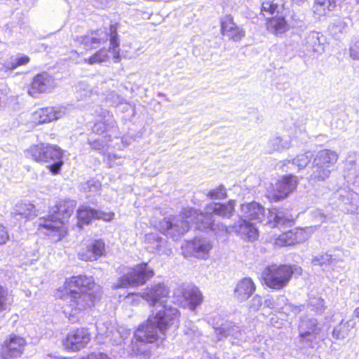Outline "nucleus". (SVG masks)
Wrapping results in <instances>:
<instances>
[{
	"label": "nucleus",
	"instance_id": "nucleus-1",
	"mask_svg": "<svg viewBox=\"0 0 359 359\" xmlns=\"http://www.w3.org/2000/svg\"><path fill=\"white\" fill-rule=\"evenodd\" d=\"M235 205L236 201L230 200L224 203H209L205 205L203 212L193 208H186L180 215L165 217L160 221L158 229L161 233L173 240H177L188 231L191 222H194L196 228L199 230L229 232V226L217 221L216 218H231L235 212Z\"/></svg>",
	"mask_w": 359,
	"mask_h": 359
},
{
	"label": "nucleus",
	"instance_id": "nucleus-2",
	"mask_svg": "<svg viewBox=\"0 0 359 359\" xmlns=\"http://www.w3.org/2000/svg\"><path fill=\"white\" fill-rule=\"evenodd\" d=\"M177 311L168 309L161 310L156 316L149 317L147 322L142 324L135 332V340L132 341V351L138 355L149 358V351L147 344L154 342L157 338V331L164 336L168 327L175 323Z\"/></svg>",
	"mask_w": 359,
	"mask_h": 359
},
{
	"label": "nucleus",
	"instance_id": "nucleus-3",
	"mask_svg": "<svg viewBox=\"0 0 359 359\" xmlns=\"http://www.w3.org/2000/svg\"><path fill=\"white\" fill-rule=\"evenodd\" d=\"M76 206L75 200L59 201L52 208L47 217H40L36 220L39 230L55 242L60 241L67 231L65 222L70 217Z\"/></svg>",
	"mask_w": 359,
	"mask_h": 359
},
{
	"label": "nucleus",
	"instance_id": "nucleus-4",
	"mask_svg": "<svg viewBox=\"0 0 359 359\" xmlns=\"http://www.w3.org/2000/svg\"><path fill=\"white\" fill-rule=\"evenodd\" d=\"M339 158L338 154L333 150L324 149L316 154L312 163L311 182H318L327 180Z\"/></svg>",
	"mask_w": 359,
	"mask_h": 359
},
{
	"label": "nucleus",
	"instance_id": "nucleus-5",
	"mask_svg": "<svg viewBox=\"0 0 359 359\" xmlns=\"http://www.w3.org/2000/svg\"><path fill=\"white\" fill-rule=\"evenodd\" d=\"M123 276L114 285L113 288L128 287L144 284L154 276V271L147 263L137 265L134 268H123Z\"/></svg>",
	"mask_w": 359,
	"mask_h": 359
},
{
	"label": "nucleus",
	"instance_id": "nucleus-6",
	"mask_svg": "<svg viewBox=\"0 0 359 359\" xmlns=\"http://www.w3.org/2000/svg\"><path fill=\"white\" fill-rule=\"evenodd\" d=\"M292 274L290 265L271 264L264 269L262 278L269 287L278 290L287 286Z\"/></svg>",
	"mask_w": 359,
	"mask_h": 359
},
{
	"label": "nucleus",
	"instance_id": "nucleus-7",
	"mask_svg": "<svg viewBox=\"0 0 359 359\" xmlns=\"http://www.w3.org/2000/svg\"><path fill=\"white\" fill-rule=\"evenodd\" d=\"M299 343L302 348H314L320 339L322 326L318 320L308 316L301 318L299 324Z\"/></svg>",
	"mask_w": 359,
	"mask_h": 359
},
{
	"label": "nucleus",
	"instance_id": "nucleus-8",
	"mask_svg": "<svg viewBox=\"0 0 359 359\" xmlns=\"http://www.w3.org/2000/svg\"><path fill=\"white\" fill-rule=\"evenodd\" d=\"M169 289L163 283H158L152 285L150 288H147L145 292L142 294V297L145 299L150 305H156L158 304L155 309L152 311V314L149 317L156 316V313L161 310L168 311V309H175L177 311L178 310L176 308L167 307L164 303V299L168 296ZM177 316H179V312H177ZM178 317L175 320V323L177 321Z\"/></svg>",
	"mask_w": 359,
	"mask_h": 359
},
{
	"label": "nucleus",
	"instance_id": "nucleus-9",
	"mask_svg": "<svg viewBox=\"0 0 359 359\" xmlns=\"http://www.w3.org/2000/svg\"><path fill=\"white\" fill-rule=\"evenodd\" d=\"M65 299L72 308L69 315L74 316L79 311L91 308L94 305L95 296L92 292L72 290L65 296Z\"/></svg>",
	"mask_w": 359,
	"mask_h": 359
},
{
	"label": "nucleus",
	"instance_id": "nucleus-10",
	"mask_svg": "<svg viewBox=\"0 0 359 359\" xmlns=\"http://www.w3.org/2000/svg\"><path fill=\"white\" fill-rule=\"evenodd\" d=\"M109 41L111 47L109 48V50L106 49H100V50L97 51L95 54H93L88 60L85 59V62H88L90 65H94L97 63H102L106 62L109 58L108 54L109 52L112 53L113 57L116 60H118L119 57V43L118 41L117 27L116 25H111L110 26Z\"/></svg>",
	"mask_w": 359,
	"mask_h": 359
},
{
	"label": "nucleus",
	"instance_id": "nucleus-11",
	"mask_svg": "<svg viewBox=\"0 0 359 359\" xmlns=\"http://www.w3.org/2000/svg\"><path fill=\"white\" fill-rule=\"evenodd\" d=\"M26 345L25 339L16 334H11L1 345L0 359H17L21 356Z\"/></svg>",
	"mask_w": 359,
	"mask_h": 359
},
{
	"label": "nucleus",
	"instance_id": "nucleus-12",
	"mask_svg": "<svg viewBox=\"0 0 359 359\" xmlns=\"http://www.w3.org/2000/svg\"><path fill=\"white\" fill-rule=\"evenodd\" d=\"M212 244L207 238H196L182 246V253L185 257L192 256L206 259L212 249Z\"/></svg>",
	"mask_w": 359,
	"mask_h": 359
},
{
	"label": "nucleus",
	"instance_id": "nucleus-13",
	"mask_svg": "<svg viewBox=\"0 0 359 359\" xmlns=\"http://www.w3.org/2000/svg\"><path fill=\"white\" fill-rule=\"evenodd\" d=\"M56 86L55 79L46 72L36 75L28 90V93L33 97H37L41 93H47Z\"/></svg>",
	"mask_w": 359,
	"mask_h": 359
},
{
	"label": "nucleus",
	"instance_id": "nucleus-14",
	"mask_svg": "<svg viewBox=\"0 0 359 359\" xmlns=\"http://www.w3.org/2000/svg\"><path fill=\"white\" fill-rule=\"evenodd\" d=\"M297 183L296 176H285L276 182V188L269 192L268 197L274 201L284 199L296 189Z\"/></svg>",
	"mask_w": 359,
	"mask_h": 359
},
{
	"label": "nucleus",
	"instance_id": "nucleus-15",
	"mask_svg": "<svg viewBox=\"0 0 359 359\" xmlns=\"http://www.w3.org/2000/svg\"><path fill=\"white\" fill-rule=\"evenodd\" d=\"M114 214L113 212H104L88 206L82 205L77 210V225L79 228L83 224H88L92 219H103L104 221H111L113 219Z\"/></svg>",
	"mask_w": 359,
	"mask_h": 359
},
{
	"label": "nucleus",
	"instance_id": "nucleus-16",
	"mask_svg": "<svg viewBox=\"0 0 359 359\" xmlns=\"http://www.w3.org/2000/svg\"><path fill=\"white\" fill-rule=\"evenodd\" d=\"M90 340V334L86 329H76L67 335L64 341V346L67 349L77 351L83 348Z\"/></svg>",
	"mask_w": 359,
	"mask_h": 359
},
{
	"label": "nucleus",
	"instance_id": "nucleus-17",
	"mask_svg": "<svg viewBox=\"0 0 359 359\" xmlns=\"http://www.w3.org/2000/svg\"><path fill=\"white\" fill-rule=\"evenodd\" d=\"M175 294L181 295L180 304L184 308L194 311L203 302V295L199 289L195 286H189L183 290H178ZM180 301V299L178 300Z\"/></svg>",
	"mask_w": 359,
	"mask_h": 359
},
{
	"label": "nucleus",
	"instance_id": "nucleus-18",
	"mask_svg": "<svg viewBox=\"0 0 359 359\" xmlns=\"http://www.w3.org/2000/svg\"><path fill=\"white\" fill-rule=\"evenodd\" d=\"M309 238V234L303 229H294L280 235L275 240V245L283 247L302 243Z\"/></svg>",
	"mask_w": 359,
	"mask_h": 359
},
{
	"label": "nucleus",
	"instance_id": "nucleus-19",
	"mask_svg": "<svg viewBox=\"0 0 359 359\" xmlns=\"http://www.w3.org/2000/svg\"><path fill=\"white\" fill-rule=\"evenodd\" d=\"M117 127L115 120L108 111H103L102 117L93 127V133L102 135L106 133L104 138L111 137L116 133Z\"/></svg>",
	"mask_w": 359,
	"mask_h": 359
},
{
	"label": "nucleus",
	"instance_id": "nucleus-20",
	"mask_svg": "<svg viewBox=\"0 0 359 359\" xmlns=\"http://www.w3.org/2000/svg\"><path fill=\"white\" fill-rule=\"evenodd\" d=\"M229 232L236 233L243 240L253 241L258 238V230L255 224L241 218L232 226H229Z\"/></svg>",
	"mask_w": 359,
	"mask_h": 359
},
{
	"label": "nucleus",
	"instance_id": "nucleus-21",
	"mask_svg": "<svg viewBox=\"0 0 359 359\" xmlns=\"http://www.w3.org/2000/svg\"><path fill=\"white\" fill-rule=\"evenodd\" d=\"M302 49L304 55L310 57L323 53L324 47L320 41L319 33L310 32L306 34L302 42Z\"/></svg>",
	"mask_w": 359,
	"mask_h": 359
},
{
	"label": "nucleus",
	"instance_id": "nucleus-22",
	"mask_svg": "<svg viewBox=\"0 0 359 359\" xmlns=\"http://www.w3.org/2000/svg\"><path fill=\"white\" fill-rule=\"evenodd\" d=\"M67 112L65 107H46L39 109L33 114V119L39 123H43L57 120L63 116Z\"/></svg>",
	"mask_w": 359,
	"mask_h": 359
},
{
	"label": "nucleus",
	"instance_id": "nucleus-23",
	"mask_svg": "<svg viewBox=\"0 0 359 359\" xmlns=\"http://www.w3.org/2000/svg\"><path fill=\"white\" fill-rule=\"evenodd\" d=\"M241 217L255 222H262L265 217L264 208L257 202L252 201L241 205Z\"/></svg>",
	"mask_w": 359,
	"mask_h": 359
},
{
	"label": "nucleus",
	"instance_id": "nucleus-24",
	"mask_svg": "<svg viewBox=\"0 0 359 359\" xmlns=\"http://www.w3.org/2000/svg\"><path fill=\"white\" fill-rule=\"evenodd\" d=\"M110 39V32L102 30L91 32L88 34L77 38V41L84 46L85 49L90 50L97 48L102 43Z\"/></svg>",
	"mask_w": 359,
	"mask_h": 359
},
{
	"label": "nucleus",
	"instance_id": "nucleus-25",
	"mask_svg": "<svg viewBox=\"0 0 359 359\" xmlns=\"http://www.w3.org/2000/svg\"><path fill=\"white\" fill-rule=\"evenodd\" d=\"M96 327L97 331V339L105 342L109 339V341L113 344H118L121 339H116L119 336V332L116 330L114 326L108 320H98L96 323Z\"/></svg>",
	"mask_w": 359,
	"mask_h": 359
},
{
	"label": "nucleus",
	"instance_id": "nucleus-26",
	"mask_svg": "<svg viewBox=\"0 0 359 359\" xmlns=\"http://www.w3.org/2000/svg\"><path fill=\"white\" fill-rule=\"evenodd\" d=\"M66 288L70 291L76 290V288L79 290V292H90L95 286L94 280L91 276H86L84 275H79L73 276L66 280Z\"/></svg>",
	"mask_w": 359,
	"mask_h": 359
},
{
	"label": "nucleus",
	"instance_id": "nucleus-27",
	"mask_svg": "<svg viewBox=\"0 0 359 359\" xmlns=\"http://www.w3.org/2000/svg\"><path fill=\"white\" fill-rule=\"evenodd\" d=\"M105 252V244L101 239L95 240L86 249L82 250L79 253L80 259L86 262L94 261L104 255Z\"/></svg>",
	"mask_w": 359,
	"mask_h": 359
},
{
	"label": "nucleus",
	"instance_id": "nucleus-28",
	"mask_svg": "<svg viewBox=\"0 0 359 359\" xmlns=\"http://www.w3.org/2000/svg\"><path fill=\"white\" fill-rule=\"evenodd\" d=\"M256 290V285L250 278L239 280L234 289V297L240 302L246 301Z\"/></svg>",
	"mask_w": 359,
	"mask_h": 359
},
{
	"label": "nucleus",
	"instance_id": "nucleus-29",
	"mask_svg": "<svg viewBox=\"0 0 359 359\" xmlns=\"http://www.w3.org/2000/svg\"><path fill=\"white\" fill-rule=\"evenodd\" d=\"M51 151L55 152L53 154L57 156V152L53 149H48V144L41 143L31 146L25 151V155L27 158L36 162L43 163V161H47V153Z\"/></svg>",
	"mask_w": 359,
	"mask_h": 359
},
{
	"label": "nucleus",
	"instance_id": "nucleus-30",
	"mask_svg": "<svg viewBox=\"0 0 359 359\" xmlns=\"http://www.w3.org/2000/svg\"><path fill=\"white\" fill-rule=\"evenodd\" d=\"M222 32L223 35L228 36L233 41H241L245 36L244 30L237 26L232 18H228L222 23Z\"/></svg>",
	"mask_w": 359,
	"mask_h": 359
},
{
	"label": "nucleus",
	"instance_id": "nucleus-31",
	"mask_svg": "<svg viewBox=\"0 0 359 359\" xmlns=\"http://www.w3.org/2000/svg\"><path fill=\"white\" fill-rule=\"evenodd\" d=\"M292 138L288 135L274 136L269 139L266 145V151L271 154L276 151H282L290 148Z\"/></svg>",
	"mask_w": 359,
	"mask_h": 359
},
{
	"label": "nucleus",
	"instance_id": "nucleus-32",
	"mask_svg": "<svg viewBox=\"0 0 359 359\" xmlns=\"http://www.w3.org/2000/svg\"><path fill=\"white\" fill-rule=\"evenodd\" d=\"M50 148L53 149L54 151H57V154L55 156L53 154L54 152L52 151L47 153V161H43V163H48L49 165L48 167L50 171L53 174L55 175L60 172L61 167L63 165V153L62 149L57 145L48 144V149Z\"/></svg>",
	"mask_w": 359,
	"mask_h": 359
},
{
	"label": "nucleus",
	"instance_id": "nucleus-33",
	"mask_svg": "<svg viewBox=\"0 0 359 359\" xmlns=\"http://www.w3.org/2000/svg\"><path fill=\"white\" fill-rule=\"evenodd\" d=\"M339 199L347 207L346 210L355 213L359 207V195L351 190L343 189L339 192Z\"/></svg>",
	"mask_w": 359,
	"mask_h": 359
},
{
	"label": "nucleus",
	"instance_id": "nucleus-34",
	"mask_svg": "<svg viewBox=\"0 0 359 359\" xmlns=\"http://www.w3.org/2000/svg\"><path fill=\"white\" fill-rule=\"evenodd\" d=\"M356 323L351 318L347 320H341L339 324L334 327L332 336L337 340H343L348 337L351 330L355 328Z\"/></svg>",
	"mask_w": 359,
	"mask_h": 359
},
{
	"label": "nucleus",
	"instance_id": "nucleus-35",
	"mask_svg": "<svg viewBox=\"0 0 359 359\" xmlns=\"http://www.w3.org/2000/svg\"><path fill=\"white\" fill-rule=\"evenodd\" d=\"M216 333L218 336V340L222 337H232L235 339H239L242 336L241 328L236 325L233 322L226 321L216 329Z\"/></svg>",
	"mask_w": 359,
	"mask_h": 359
},
{
	"label": "nucleus",
	"instance_id": "nucleus-36",
	"mask_svg": "<svg viewBox=\"0 0 359 359\" xmlns=\"http://www.w3.org/2000/svg\"><path fill=\"white\" fill-rule=\"evenodd\" d=\"M336 8L335 0H315L313 11L318 18L327 16Z\"/></svg>",
	"mask_w": 359,
	"mask_h": 359
},
{
	"label": "nucleus",
	"instance_id": "nucleus-37",
	"mask_svg": "<svg viewBox=\"0 0 359 359\" xmlns=\"http://www.w3.org/2000/svg\"><path fill=\"white\" fill-rule=\"evenodd\" d=\"M145 248L151 252H160L166 241L157 233H149L145 235Z\"/></svg>",
	"mask_w": 359,
	"mask_h": 359
},
{
	"label": "nucleus",
	"instance_id": "nucleus-38",
	"mask_svg": "<svg viewBox=\"0 0 359 359\" xmlns=\"http://www.w3.org/2000/svg\"><path fill=\"white\" fill-rule=\"evenodd\" d=\"M288 29L289 26L283 17L275 16L267 22V29L276 35L282 34Z\"/></svg>",
	"mask_w": 359,
	"mask_h": 359
},
{
	"label": "nucleus",
	"instance_id": "nucleus-39",
	"mask_svg": "<svg viewBox=\"0 0 359 359\" xmlns=\"http://www.w3.org/2000/svg\"><path fill=\"white\" fill-rule=\"evenodd\" d=\"M13 215L15 217L32 219L36 216L35 207L30 203H19L15 207Z\"/></svg>",
	"mask_w": 359,
	"mask_h": 359
},
{
	"label": "nucleus",
	"instance_id": "nucleus-40",
	"mask_svg": "<svg viewBox=\"0 0 359 359\" xmlns=\"http://www.w3.org/2000/svg\"><path fill=\"white\" fill-rule=\"evenodd\" d=\"M283 9V0H265L262 5V13L264 16L266 13L275 15L280 13Z\"/></svg>",
	"mask_w": 359,
	"mask_h": 359
},
{
	"label": "nucleus",
	"instance_id": "nucleus-41",
	"mask_svg": "<svg viewBox=\"0 0 359 359\" xmlns=\"http://www.w3.org/2000/svg\"><path fill=\"white\" fill-rule=\"evenodd\" d=\"M345 169L349 175H359V154H349L345 161Z\"/></svg>",
	"mask_w": 359,
	"mask_h": 359
},
{
	"label": "nucleus",
	"instance_id": "nucleus-42",
	"mask_svg": "<svg viewBox=\"0 0 359 359\" xmlns=\"http://www.w3.org/2000/svg\"><path fill=\"white\" fill-rule=\"evenodd\" d=\"M337 262L336 258H333L331 255L325 253L324 255L316 256L312 259V264L314 266H320L325 267V269L327 266H332Z\"/></svg>",
	"mask_w": 359,
	"mask_h": 359
},
{
	"label": "nucleus",
	"instance_id": "nucleus-43",
	"mask_svg": "<svg viewBox=\"0 0 359 359\" xmlns=\"http://www.w3.org/2000/svg\"><path fill=\"white\" fill-rule=\"evenodd\" d=\"M13 302L11 292L7 288L0 285V313L8 309Z\"/></svg>",
	"mask_w": 359,
	"mask_h": 359
},
{
	"label": "nucleus",
	"instance_id": "nucleus-44",
	"mask_svg": "<svg viewBox=\"0 0 359 359\" xmlns=\"http://www.w3.org/2000/svg\"><path fill=\"white\" fill-rule=\"evenodd\" d=\"M101 184L99 181L90 180L81 184V191L86 193V197L94 196L100 189Z\"/></svg>",
	"mask_w": 359,
	"mask_h": 359
},
{
	"label": "nucleus",
	"instance_id": "nucleus-45",
	"mask_svg": "<svg viewBox=\"0 0 359 359\" xmlns=\"http://www.w3.org/2000/svg\"><path fill=\"white\" fill-rule=\"evenodd\" d=\"M269 219L270 223L273 221V226L284 225L287 222H290L289 219L285 217L283 212L278 211L276 209L269 211Z\"/></svg>",
	"mask_w": 359,
	"mask_h": 359
},
{
	"label": "nucleus",
	"instance_id": "nucleus-46",
	"mask_svg": "<svg viewBox=\"0 0 359 359\" xmlns=\"http://www.w3.org/2000/svg\"><path fill=\"white\" fill-rule=\"evenodd\" d=\"M347 27V22L344 18H337L330 25L329 29L334 36L337 37L339 34H341L344 32Z\"/></svg>",
	"mask_w": 359,
	"mask_h": 359
},
{
	"label": "nucleus",
	"instance_id": "nucleus-47",
	"mask_svg": "<svg viewBox=\"0 0 359 359\" xmlns=\"http://www.w3.org/2000/svg\"><path fill=\"white\" fill-rule=\"evenodd\" d=\"M312 157V154L310 151H307L304 154L297 155L294 159H292V163L297 165L299 170H302L305 168L307 165L311 161Z\"/></svg>",
	"mask_w": 359,
	"mask_h": 359
},
{
	"label": "nucleus",
	"instance_id": "nucleus-48",
	"mask_svg": "<svg viewBox=\"0 0 359 359\" xmlns=\"http://www.w3.org/2000/svg\"><path fill=\"white\" fill-rule=\"evenodd\" d=\"M207 196L212 200H219L226 198L227 194L224 185H219L208 191Z\"/></svg>",
	"mask_w": 359,
	"mask_h": 359
},
{
	"label": "nucleus",
	"instance_id": "nucleus-49",
	"mask_svg": "<svg viewBox=\"0 0 359 359\" xmlns=\"http://www.w3.org/2000/svg\"><path fill=\"white\" fill-rule=\"evenodd\" d=\"M309 306L316 313H321L325 309L324 300L320 297H310Z\"/></svg>",
	"mask_w": 359,
	"mask_h": 359
},
{
	"label": "nucleus",
	"instance_id": "nucleus-50",
	"mask_svg": "<svg viewBox=\"0 0 359 359\" xmlns=\"http://www.w3.org/2000/svg\"><path fill=\"white\" fill-rule=\"evenodd\" d=\"M303 309V305L295 306L292 304L291 303L287 302V304L285 306H284L283 308H282L279 313L285 314L286 316H290L292 314L296 316L298 313H299Z\"/></svg>",
	"mask_w": 359,
	"mask_h": 359
},
{
	"label": "nucleus",
	"instance_id": "nucleus-51",
	"mask_svg": "<svg viewBox=\"0 0 359 359\" xmlns=\"http://www.w3.org/2000/svg\"><path fill=\"white\" fill-rule=\"evenodd\" d=\"M29 62V57L26 55H18L11 58V68L15 69L19 66L27 65Z\"/></svg>",
	"mask_w": 359,
	"mask_h": 359
},
{
	"label": "nucleus",
	"instance_id": "nucleus-52",
	"mask_svg": "<svg viewBox=\"0 0 359 359\" xmlns=\"http://www.w3.org/2000/svg\"><path fill=\"white\" fill-rule=\"evenodd\" d=\"M111 137H106L104 140L101 139H97L95 140H91L88 139V143L91 146L92 149L95 150H102L106 145L107 142L110 141Z\"/></svg>",
	"mask_w": 359,
	"mask_h": 359
},
{
	"label": "nucleus",
	"instance_id": "nucleus-53",
	"mask_svg": "<svg viewBox=\"0 0 359 359\" xmlns=\"http://www.w3.org/2000/svg\"><path fill=\"white\" fill-rule=\"evenodd\" d=\"M262 304L263 303L262 297L259 295L256 294L250 300L249 308L252 311H257L258 310H259Z\"/></svg>",
	"mask_w": 359,
	"mask_h": 359
},
{
	"label": "nucleus",
	"instance_id": "nucleus-54",
	"mask_svg": "<svg viewBox=\"0 0 359 359\" xmlns=\"http://www.w3.org/2000/svg\"><path fill=\"white\" fill-rule=\"evenodd\" d=\"M350 57L355 60H359V38L355 40L349 48Z\"/></svg>",
	"mask_w": 359,
	"mask_h": 359
},
{
	"label": "nucleus",
	"instance_id": "nucleus-55",
	"mask_svg": "<svg viewBox=\"0 0 359 359\" xmlns=\"http://www.w3.org/2000/svg\"><path fill=\"white\" fill-rule=\"evenodd\" d=\"M288 302V299L285 296H279L275 299V310L280 312Z\"/></svg>",
	"mask_w": 359,
	"mask_h": 359
},
{
	"label": "nucleus",
	"instance_id": "nucleus-56",
	"mask_svg": "<svg viewBox=\"0 0 359 359\" xmlns=\"http://www.w3.org/2000/svg\"><path fill=\"white\" fill-rule=\"evenodd\" d=\"M9 238L6 227L0 224V245L5 244Z\"/></svg>",
	"mask_w": 359,
	"mask_h": 359
},
{
	"label": "nucleus",
	"instance_id": "nucleus-57",
	"mask_svg": "<svg viewBox=\"0 0 359 359\" xmlns=\"http://www.w3.org/2000/svg\"><path fill=\"white\" fill-rule=\"evenodd\" d=\"M82 359H110L109 356L103 353H92L89 354L86 358Z\"/></svg>",
	"mask_w": 359,
	"mask_h": 359
},
{
	"label": "nucleus",
	"instance_id": "nucleus-58",
	"mask_svg": "<svg viewBox=\"0 0 359 359\" xmlns=\"http://www.w3.org/2000/svg\"><path fill=\"white\" fill-rule=\"evenodd\" d=\"M313 215L316 218L318 219L320 223H323L326 220V216L323 214L322 210H317L313 212Z\"/></svg>",
	"mask_w": 359,
	"mask_h": 359
},
{
	"label": "nucleus",
	"instance_id": "nucleus-59",
	"mask_svg": "<svg viewBox=\"0 0 359 359\" xmlns=\"http://www.w3.org/2000/svg\"><path fill=\"white\" fill-rule=\"evenodd\" d=\"M108 0H93V4L97 8H103L107 6Z\"/></svg>",
	"mask_w": 359,
	"mask_h": 359
},
{
	"label": "nucleus",
	"instance_id": "nucleus-60",
	"mask_svg": "<svg viewBox=\"0 0 359 359\" xmlns=\"http://www.w3.org/2000/svg\"><path fill=\"white\" fill-rule=\"evenodd\" d=\"M264 305L266 307L275 310V299L273 298H268L264 300Z\"/></svg>",
	"mask_w": 359,
	"mask_h": 359
},
{
	"label": "nucleus",
	"instance_id": "nucleus-61",
	"mask_svg": "<svg viewBox=\"0 0 359 359\" xmlns=\"http://www.w3.org/2000/svg\"><path fill=\"white\" fill-rule=\"evenodd\" d=\"M293 4H296L299 6H304L307 4L306 0H292Z\"/></svg>",
	"mask_w": 359,
	"mask_h": 359
},
{
	"label": "nucleus",
	"instance_id": "nucleus-62",
	"mask_svg": "<svg viewBox=\"0 0 359 359\" xmlns=\"http://www.w3.org/2000/svg\"><path fill=\"white\" fill-rule=\"evenodd\" d=\"M353 316L355 318H359V307L355 309V310L353 311Z\"/></svg>",
	"mask_w": 359,
	"mask_h": 359
},
{
	"label": "nucleus",
	"instance_id": "nucleus-63",
	"mask_svg": "<svg viewBox=\"0 0 359 359\" xmlns=\"http://www.w3.org/2000/svg\"><path fill=\"white\" fill-rule=\"evenodd\" d=\"M67 312H68V311H67V309H65V313H67Z\"/></svg>",
	"mask_w": 359,
	"mask_h": 359
}]
</instances>
